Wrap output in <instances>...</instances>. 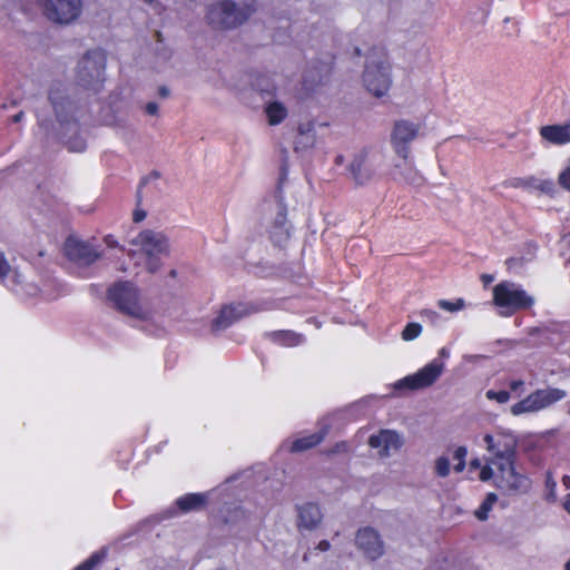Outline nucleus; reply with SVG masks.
<instances>
[{
	"label": "nucleus",
	"mask_w": 570,
	"mask_h": 570,
	"mask_svg": "<svg viewBox=\"0 0 570 570\" xmlns=\"http://www.w3.org/2000/svg\"><path fill=\"white\" fill-rule=\"evenodd\" d=\"M128 255L135 265L148 274H156L164 265L163 258L170 254L168 237L159 230L144 229L128 240Z\"/></svg>",
	"instance_id": "obj_1"
},
{
	"label": "nucleus",
	"mask_w": 570,
	"mask_h": 570,
	"mask_svg": "<svg viewBox=\"0 0 570 570\" xmlns=\"http://www.w3.org/2000/svg\"><path fill=\"white\" fill-rule=\"evenodd\" d=\"M421 125L410 119L394 121L390 142L393 151L399 157L392 169V175L397 179L410 180L415 175V168L411 158V144L419 138Z\"/></svg>",
	"instance_id": "obj_2"
},
{
	"label": "nucleus",
	"mask_w": 570,
	"mask_h": 570,
	"mask_svg": "<svg viewBox=\"0 0 570 570\" xmlns=\"http://www.w3.org/2000/svg\"><path fill=\"white\" fill-rule=\"evenodd\" d=\"M361 83L373 98L380 99L389 95L393 86V70L383 50L372 49L366 53Z\"/></svg>",
	"instance_id": "obj_3"
},
{
	"label": "nucleus",
	"mask_w": 570,
	"mask_h": 570,
	"mask_svg": "<svg viewBox=\"0 0 570 570\" xmlns=\"http://www.w3.org/2000/svg\"><path fill=\"white\" fill-rule=\"evenodd\" d=\"M50 101L58 126L55 130L59 132L69 150L83 151L87 148V141L76 120V105L69 98L55 94H51Z\"/></svg>",
	"instance_id": "obj_4"
},
{
	"label": "nucleus",
	"mask_w": 570,
	"mask_h": 570,
	"mask_svg": "<svg viewBox=\"0 0 570 570\" xmlns=\"http://www.w3.org/2000/svg\"><path fill=\"white\" fill-rule=\"evenodd\" d=\"M481 481L493 479L499 490L508 495L525 493L531 487L529 478L515 466V460L503 461L493 465L485 464L480 471Z\"/></svg>",
	"instance_id": "obj_5"
},
{
	"label": "nucleus",
	"mask_w": 570,
	"mask_h": 570,
	"mask_svg": "<svg viewBox=\"0 0 570 570\" xmlns=\"http://www.w3.org/2000/svg\"><path fill=\"white\" fill-rule=\"evenodd\" d=\"M492 304L504 317L517 312L528 311L535 305V297L520 284L503 281L492 287Z\"/></svg>",
	"instance_id": "obj_6"
},
{
	"label": "nucleus",
	"mask_w": 570,
	"mask_h": 570,
	"mask_svg": "<svg viewBox=\"0 0 570 570\" xmlns=\"http://www.w3.org/2000/svg\"><path fill=\"white\" fill-rule=\"evenodd\" d=\"M248 17L247 0H217L207 6L205 19L215 30H233Z\"/></svg>",
	"instance_id": "obj_7"
},
{
	"label": "nucleus",
	"mask_w": 570,
	"mask_h": 570,
	"mask_svg": "<svg viewBox=\"0 0 570 570\" xmlns=\"http://www.w3.org/2000/svg\"><path fill=\"white\" fill-rule=\"evenodd\" d=\"M108 297L116 308L125 315L147 321L151 317L148 303L141 297L139 289L129 282H119L108 289Z\"/></svg>",
	"instance_id": "obj_8"
},
{
	"label": "nucleus",
	"mask_w": 570,
	"mask_h": 570,
	"mask_svg": "<svg viewBox=\"0 0 570 570\" xmlns=\"http://www.w3.org/2000/svg\"><path fill=\"white\" fill-rule=\"evenodd\" d=\"M384 160L380 149H363L356 153L347 166L350 179L356 186H366L379 177V168Z\"/></svg>",
	"instance_id": "obj_9"
},
{
	"label": "nucleus",
	"mask_w": 570,
	"mask_h": 570,
	"mask_svg": "<svg viewBox=\"0 0 570 570\" xmlns=\"http://www.w3.org/2000/svg\"><path fill=\"white\" fill-rule=\"evenodd\" d=\"M444 363L440 361H432L419 368L413 374L406 375L403 379L395 381L391 389L393 392L390 396H399L405 392H413L431 387L443 374Z\"/></svg>",
	"instance_id": "obj_10"
},
{
	"label": "nucleus",
	"mask_w": 570,
	"mask_h": 570,
	"mask_svg": "<svg viewBox=\"0 0 570 570\" xmlns=\"http://www.w3.org/2000/svg\"><path fill=\"white\" fill-rule=\"evenodd\" d=\"M567 396V392L557 387L540 389L529 394L523 400L514 403L510 407L512 415H522L529 413H535L544 410L554 403L563 400Z\"/></svg>",
	"instance_id": "obj_11"
},
{
	"label": "nucleus",
	"mask_w": 570,
	"mask_h": 570,
	"mask_svg": "<svg viewBox=\"0 0 570 570\" xmlns=\"http://www.w3.org/2000/svg\"><path fill=\"white\" fill-rule=\"evenodd\" d=\"M106 57L102 50L94 49L86 52L77 65V78L81 86L96 89L104 80Z\"/></svg>",
	"instance_id": "obj_12"
},
{
	"label": "nucleus",
	"mask_w": 570,
	"mask_h": 570,
	"mask_svg": "<svg viewBox=\"0 0 570 570\" xmlns=\"http://www.w3.org/2000/svg\"><path fill=\"white\" fill-rule=\"evenodd\" d=\"M487 451L491 454L487 464L493 465L503 461L515 460L517 440L509 432H495L483 436Z\"/></svg>",
	"instance_id": "obj_13"
},
{
	"label": "nucleus",
	"mask_w": 570,
	"mask_h": 570,
	"mask_svg": "<svg viewBox=\"0 0 570 570\" xmlns=\"http://www.w3.org/2000/svg\"><path fill=\"white\" fill-rule=\"evenodd\" d=\"M38 2L43 14L59 24L76 21L82 11L81 0H38Z\"/></svg>",
	"instance_id": "obj_14"
},
{
	"label": "nucleus",
	"mask_w": 570,
	"mask_h": 570,
	"mask_svg": "<svg viewBox=\"0 0 570 570\" xmlns=\"http://www.w3.org/2000/svg\"><path fill=\"white\" fill-rule=\"evenodd\" d=\"M248 311L246 301H230L219 307L210 322L213 332H222L242 320Z\"/></svg>",
	"instance_id": "obj_15"
},
{
	"label": "nucleus",
	"mask_w": 570,
	"mask_h": 570,
	"mask_svg": "<svg viewBox=\"0 0 570 570\" xmlns=\"http://www.w3.org/2000/svg\"><path fill=\"white\" fill-rule=\"evenodd\" d=\"M355 546L370 560H376L385 553V544L377 530L365 527L355 534Z\"/></svg>",
	"instance_id": "obj_16"
},
{
	"label": "nucleus",
	"mask_w": 570,
	"mask_h": 570,
	"mask_svg": "<svg viewBox=\"0 0 570 570\" xmlns=\"http://www.w3.org/2000/svg\"><path fill=\"white\" fill-rule=\"evenodd\" d=\"M403 443V436L394 430H381L368 438V445L376 450L381 459H387L400 451Z\"/></svg>",
	"instance_id": "obj_17"
},
{
	"label": "nucleus",
	"mask_w": 570,
	"mask_h": 570,
	"mask_svg": "<svg viewBox=\"0 0 570 570\" xmlns=\"http://www.w3.org/2000/svg\"><path fill=\"white\" fill-rule=\"evenodd\" d=\"M0 281L11 291L33 295L36 288L32 284L24 281V275L18 269L12 267L3 254L0 252Z\"/></svg>",
	"instance_id": "obj_18"
},
{
	"label": "nucleus",
	"mask_w": 570,
	"mask_h": 570,
	"mask_svg": "<svg viewBox=\"0 0 570 570\" xmlns=\"http://www.w3.org/2000/svg\"><path fill=\"white\" fill-rule=\"evenodd\" d=\"M541 142L548 147H562L570 145V120L541 126L538 129Z\"/></svg>",
	"instance_id": "obj_19"
},
{
	"label": "nucleus",
	"mask_w": 570,
	"mask_h": 570,
	"mask_svg": "<svg viewBox=\"0 0 570 570\" xmlns=\"http://www.w3.org/2000/svg\"><path fill=\"white\" fill-rule=\"evenodd\" d=\"M323 517L322 508L318 504L304 503L297 509V528L299 531H313L321 525Z\"/></svg>",
	"instance_id": "obj_20"
},
{
	"label": "nucleus",
	"mask_w": 570,
	"mask_h": 570,
	"mask_svg": "<svg viewBox=\"0 0 570 570\" xmlns=\"http://www.w3.org/2000/svg\"><path fill=\"white\" fill-rule=\"evenodd\" d=\"M65 250L71 259L86 265L91 264L99 256L98 252L90 244L76 238L67 239Z\"/></svg>",
	"instance_id": "obj_21"
},
{
	"label": "nucleus",
	"mask_w": 570,
	"mask_h": 570,
	"mask_svg": "<svg viewBox=\"0 0 570 570\" xmlns=\"http://www.w3.org/2000/svg\"><path fill=\"white\" fill-rule=\"evenodd\" d=\"M327 433V429L324 428L318 432L297 435L287 441V450L291 453H298L303 451H307L317 444H320Z\"/></svg>",
	"instance_id": "obj_22"
},
{
	"label": "nucleus",
	"mask_w": 570,
	"mask_h": 570,
	"mask_svg": "<svg viewBox=\"0 0 570 570\" xmlns=\"http://www.w3.org/2000/svg\"><path fill=\"white\" fill-rule=\"evenodd\" d=\"M317 136L312 122L302 124L298 127V134L295 140V150L305 151L316 145Z\"/></svg>",
	"instance_id": "obj_23"
},
{
	"label": "nucleus",
	"mask_w": 570,
	"mask_h": 570,
	"mask_svg": "<svg viewBox=\"0 0 570 570\" xmlns=\"http://www.w3.org/2000/svg\"><path fill=\"white\" fill-rule=\"evenodd\" d=\"M208 493H189L177 499V508L184 512L198 511L204 508L208 501Z\"/></svg>",
	"instance_id": "obj_24"
},
{
	"label": "nucleus",
	"mask_w": 570,
	"mask_h": 570,
	"mask_svg": "<svg viewBox=\"0 0 570 570\" xmlns=\"http://www.w3.org/2000/svg\"><path fill=\"white\" fill-rule=\"evenodd\" d=\"M269 236L273 243L278 247H283L287 244L291 237V228L285 215L279 214L277 216L269 232Z\"/></svg>",
	"instance_id": "obj_25"
},
{
	"label": "nucleus",
	"mask_w": 570,
	"mask_h": 570,
	"mask_svg": "<svg viewBox=\"0 0 570 570\" xmlns=\"http://www.w3.org/2000/svg\"><path fill=\"white\" fill-rule=\"evenodd\" d=\"M264 114L269 126L282 124L288 116L286 106L279 101H271L266 104Z\"/></svg>",
	"instance_id": "obj_26"
},
{
	"label": "nucleus",
	"mask_w": 570,
	"mask_h": 570,
	"mask_svg": "<svg viewBox=\"0 0 570 570\" xmlns=\"http://www.w3.org/2000/svg\"><path fill=\"white\" fill-rule=\"evenodd\" d=\"M529 189L539 191L546 195H552L556 191V186L551 179H542L535 176H529Z\"/></svg>",
	"instance_id": "obj_27"
},
{
	"label": "nucleus",
	"mask_w": 570,
	"mask_h": 570,
	"mask_svg": "<svg viewBox=\"0 0 570 570\" xmlns=\"http://www.w3.org/2000/svg\"><path fill=\"white\" fill-rule=\"evenodd\" d=\"M557 184L563 191L570 194V158H568L559 169Z\"/></svg>",
	"instance_id": "obj_28"
},
{
	"label": "nucleus",
	"mask_w": 570,
	"mask_h": 570,
	"mask_svg": "<svg viewBox=\"0 0 570 570\" xmlns=\"http://www.w3.org/2000/svg\"><path fill=\"white\" fill-rule=\"evenodd\" d=\"M434 473L440 478H446L451 471V459L448 455H440L434 460Z\"/></svg>",
	"instance_id": "obj_29"
},
{
	"label": "nucleus",
	"mask_w": 570,
	"mask_h": 570,
	"mask_svg": "<svg viewBox=\"0 0 570 570\" xmlns=\"http://www.w3.org/2000/svg\"><path fill=\"white\" fill-rule=\"evenodd\" d=\"M275 340L285 346H296L303 342V337L294 332H279Z\"/></svg>",
	"instance_id": "obj_30"
},
{
	"label": "nucleus",
	"mask_w": 570,
	"mask_h": 570,
	"mask_svg": "<svg viewBox=\"0 0 570 570\" xmlns=\"http://www.w3.org/2000/svg\"><path fill=\"white\" fill-rule=\"evenodd\" d=\"M497 502V495L494 493H489L484 499L479 509L475 510V517L479 520H487L489 511H491L492 507Z\"/></svg>",
	"instance_id": "obj_31"
},
{
	"label": "nucleus",
	"mask_w": 570,
	"mask_h": 570,
	"mask_svg": "<svg viewBox=\"0 0 570 570\" xmlns=\"http://www.w3.org/2000/svg\"><path fill=\"white\" fill-rule=\"evenodd\" d=\"M423 327L419 323H409L402 331V340L405 342L413 341L422 334Z\"/></svg>",
	"instance_id": "obj_32"
},
{
	"label": "nucleus",
	"mask_w": 570,
	"mask_h": 570,
	"mask_svg": "<svg viewBox=\"0 0 570 570\" xmlns=\"http://www.w3.org/2000/svg\"><path fill=\"white\" fill-rule=\"evenodd\" d=\"M106 557V551L100 550L95 552L90 558L79 564L75 570H92L97 564H99L104 558Z\"/></svg>",
	"instance_id": "obj_33"
},
{
	"label": "nucleus",
	"mask_w": 570,
	"mask_h": 570,
	"mask_svg": "<svg viewBox=\"0 0 570 570\" xmlns=\"http://www.w3.org/2000/svg\"><path fill=\"white\" fill-rule=\"evenodd\" d=\"M438 305L443 311L454 313L463 309L465 307V302L463 298H456L455 301L441 299L438 302Z\"/></svg>",
	"instance_id": "obj_34"
},
{
	"label": "nucleus",
	"mask_w": 570,
	"mask_h": 570,
	"mask_svg": "<svg viewBox=\"0 0 570 570\" xmlns=\"http://www.w3.org/2000/svg\"><path fill=\"white\" fill-rule=\"evenodd\" d=\"M546 499L549 502L557 501V482L550 472L546 476Z\"/></svg>",
	"instance_id": "obj_35"
},
{
	"label": "nucleus",
	"mask_w": 570,
	"mask_h": 570,
	"mask_svg": "<svg viewBox=\"0 0 570 570\" xmlns=\"http://www.w3.org/2000/svg\"><path fill=\"white\" fill-rule=\"evenodd\" d=\"M466 453L468 451L464 446H459L453 451L452 459L456 461L454 465L455 472H462L464 470Z\"/></svg>",
	"instance_id": "obj_36"
},
{
	"label": "nucleus",
	"mask_w": 570,
	"mask_h": 570,
	"mask_svg": "<svg viewBox=\"0 0 570 570\" xmlns=\"http://www.w3.org/2000/svg\"><path fill=\"white\" fill-rule=\"evenodd\" d=\"M485 397L490 401H495L500 404H505L510 400V394L507 391L488 390L485 392Z\"/></svg>",
	"instance_id": "obj_37"
},
{
	"label": "nucleus",
	"mask_w": 570,
	"mask_h": 570,
	"mask_svg": "<svg viewBox=\"0 0 570 570\" xmlns=\"http://www.w3.org/2000/svg\"><path fill=\"white\" fill-rule=\"evenodd\" d=\"M147 217V212L140 207H137L132 213V220L135 223H141Z\"/></svg>",
	"instance_id": "obj_38"
},
{
	"label": "nucleus",
	"mask_w": 570,
	"mask_h": 570,
	"mask_svg": "<svg viewBox=\"0 0 570 570\" xmlns=\"http://www.w3.org/2000/svg\"><path fill=\"white\" fill-rule=\"evenodd\" d=\"M529 176L522 178H514L512 186L515 188L529 189Z\"/></svg>",
	"instance_id": "obj_39"
},
{
	"label": "nucleus",
	"mask_w": 570,
	"mask_h": 570,
	"mask_svg": "<svg viewBox=\"0 0 570 570\" xmlns=\"http://www.w3.org/2000/svg\"><path fill=\"white\" fill-rule=\"evenodd\" d=\"M145 111L150 116H157L159 111V105L157 102L150 101L145 106Z\"/></svg>",
	"instance_id": "obj_40"
},
{
	"label": "nucleus",
	"mask_w": 570,
	"mask_h": 570,
	"mask_svg": "<svg viewBox=\"0 0 570 570\" xmlns=\"http://www.w3.org/2000/svg\"><path fill=\"white\" fill-rule=\"evenodd\" d=\"M523 384H524V383H523V381H521V380H515V381H512V382L510 383V389H511L512 391H517V390L521 389V387L523 386Z\"/></svg>",
	"instance_id": "obj_41"
},
{
	"label": "nucleus",
	"mask_w": 570,
	"mask_h": 570,
	"mask_svg": "<svg viewBox=\"0 0 570 570\" xmlns=\"http://www.w3.org/2000/svg\"><path fill=\"white\" fill-rule=\"evenodd\" d=\"M481 281L484 285H489L490 283H492L494 281V276L490 275V274H483V275H481Z\"/></svg>",
	"instance_id": "obj_42"
},
{
	"label": "nucleus",
	"mask_w": 570,
	"mask_h": 570,
	"mask_svg": "<svg viewBox=\"0 0 570 570\" xmlns=\"http://www.w3.org/2000/svg\"><path fill=\"white\" fill-rule=\"evenodd\" d=\"M562 507L570 514V493L563 498Z\"/></svg>",
	"instance_id": "obj_43"
},
{
	"label": "nucleus",
	"mask_w": 570,
	"mask_h": 570,
	"mask_svg": "<svg viewBox=\"0 0 570 570\" xmlns=\"http://www.w3.org/2000/svg\"><path fill=\"white\" fill-rule=\"evenodd\" d=\"M317 549L321 551H326L330 549V542L328 541H321L317 546Z\"/></svg>",
	"instance_id": "obj_44"
},
{
	"label": "nucleus",
	"mask_w": 570,
	"mask_h": 570,
	"mask_svg": "<svg viewBox=\"0 0 570 570\" xmlns=\"http://www.w3.org/2000/svg\"><path fill=\"white\" fill-rule=\"evenodd\" d=\"M439 355L440 357L442 358H448L450 356V351L446 348V347H442L440 351H439Z\"/></svg>",
	"instance_id": "obj_45"
},
{
	"label": "nucleus",
	"mask_w": 570,
	"mask_h": 570,
	"mask_svg": "<svg viewBox=\"0 0 570 570\" xmlns=\"http://www.w3.org/2000/svg\"><path fill=\"white\" fill-rule=\"evenodd\" d=\"M562 484L563 487L568 490L570 489V476L569 475H563L562 478Z\"/></svg>",
	"instance_id": "obj_46"
},
{
	"label": "nucleus",
	"mask_w": 570,
	"mask_h": 570,
	"mask_svg": "<svg viewBox=\"0 0 570 570\" xmlns=\"http://www.w3.org/2000/svg\"><path fill=\"white\" fill-rule=\"evenodd\" d=\"M159 95L161 97H167L169 95V90L166 87L159 88Z\"/></svg>",
	"instance_id": "obj_47"
},
{
	"label": "nucleus",
	"mask_w": 570,
	"mask_h": 570,
	"mask_svg": "<svg viewBox=\"0 0 570 570\" xmlns=\"http://www.w3.org/2000/svg\"><path fill=\"white\" fill-rule=\"evenodd\" d=\"M470 465H471V468H475V469L483 468V466H481V463L479 460H473Z\"/></svg>",
	"instance_id": "obj_48"
},
{
	"label": "nucleus",
	"mask_w": 570,
	"mask_h": 570,
	"mask_svg": "<svg viewBox=\"0 0 570 570\" xmlns=\"http://www.w3.org/2000/svg\"><path fill=\"white\" fill-rule=\"evenodd\" d=\"M563 570H570V557L566 560L563 564Z\"/></svg>",
	"instance_id": "obj_49"
},
{
	"label": "nucleus",
	"mask_w": 570,
	"mask_h": 570,
	"mask_svg": "<svg viewBox=\"0 0 570 570\" xmlns=\"http://www.w3.org/2000/svg\"><path fill=\"white\" fill-rule=\"evenodd\" d=\"M106 242L109 246H114L115 245V242L110 238V237H107L106 238Z\"/></svg>",
	"instance_id": "obj_50"
},
{
	"label": "nucleus",
	"mask_w": 570,
	"mask_h": 570,
	"mask_svg": "<svg viewBox=\"0 0 570 570\" xmlns=\"http://www.w3.org/2000/svg\"><path fill=\"white\" fill-rule=\"evenodd\" d=\"M144 1L147 3H150V4L155 2V0H144Z\"/></svg>",
	"instance_id": "obj_51"
},
{
	"label": "nucleus",
	"mask_w": 570,
	"mask_h": 570,
	"mask_svg": "<svg viewBox=\"0 0 570 570\" xmlns=\"http://www.w3.org/2000/svg\"><path fill=\"white\" fill-rule=\"evenodd\" d=\"M569 263H570V257H569Z\"/></svg>",
	"instance_id": "obj_52"
}]
</instances>
